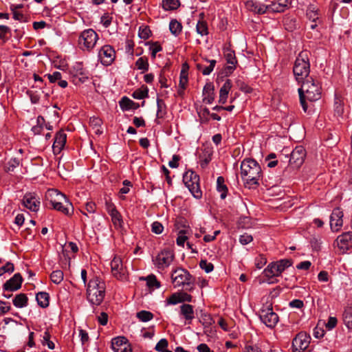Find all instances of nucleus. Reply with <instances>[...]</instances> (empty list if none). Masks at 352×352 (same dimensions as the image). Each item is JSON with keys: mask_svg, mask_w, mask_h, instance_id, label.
<instances>
[{"mask_svg": "<svg viewBox=\"0 0 352 352\" xmlns=\"http://www.w3.org/2000/svg\"><path fill=\"white\" fill-rule=\"evenodd\" d=\"M224 56L227 61V63L232 65L234 66H235L236 64H237V60L234 51L231 50L229 48H226L224 49Z\"/></svg>", "mask_w": 352, "mask_h": 352, "instance_id": "f704fd0d", "label": "nucleus"}, {"mask_svg": "<svg viewBox=\"0 0 352 352\" xmlns=\"http://www.w3.org/2000/svg\"><path fill=\"white\" fill-rule=\"evenodd\" d=\"M253 240V237L248 234H244L240 236L239 242L242 245H247Z\"/></svg>", "mask_w": 352, "mask_h": 352, "instance_id": "e2e57ef3", "label": "nucleus"}, {"mask_svg": "<svg viewBox=\"0 0 352 352\" xmlns=\"http://www.w3.org/2000/svg\"><path fill=\"white\" fill-rule=\"evenodd\" d=\"M337 240L348 249L349 247L352 246V232L343 233L338 237Z\"/></svg>", "mask_w": 352, "mask_h": 352, "instance_id": "c85d7f7f", "label": "nucleus"}, {"mask_svg": "<svg viewBox=\"0 0 352 352\" xmlns=\"http://www.w3.org/2000/svg\"><path fill=\"white\" fill-rule=\"evenodd\" d=\"M200 20L197 22L196 30L197 32L201 36L207 35L208 34V25L206 21H204V14H199Z\"/></svg>", "mask_w": 352, "mask_h": 352, "instance_id": "cd10ccee", "label": "nucleus"}, {"mask_svg": "<svg viewBox=\"0 0 352 352\" xmlns=\"http://www.w3.org/2000/svg\"><path fill=\"white\" fill-rule=\"evenodd\" d=\"M150 50H151V56L153 58H155L156 54L162 51V47L157 42H155L153 43V45L150 47Z\"/></svg>", "mask_w": 352, "mask_h": 352, "instance_id": "680f3d73", "label": "nucleus"}, {"mask_svg": "<svg viewBox=\"0 0 352 352\" xmlns=\"http://www.w3.org/2000/svg\"><path fill=\"white\" fill-rule=\"evenodd\" d=\"M199 267L206 273H210L214 270V265L211 263H208L206 259H201L199 262Z\"/></svg>", "mask_w": 352, "mask_h": 352, "instance_id": "de8ad7c7", "label": "nucleus"}, {"mask_svg": "<svg viewBox=\"0 0 352 352\" xmlns=\"http://www.w3.org/2000/svg\"><path fill=\"white\" fill-rule=\"evenodd\" d=\"M240 168L241 177L246 184L258 185V180L262 176V170L255 160L250 158L243 160Z\"/></svg>", "mask_w": 352, "mask_h": 352, "instance_id": "f03ea898", "label": "nucleus"}, {"mask_svg": "<svg viewBox=\"0 0 352 352\" xmlns=\"http://www.w3.org/2000/svg\"><path fill=\"white\" fill-rule=\"evenodd\" d=\"M140 280H146V285L150 288H159L160 287V283L157 280L154 274H150L146 277H141Z\"/></svg>", "mask_w": 352, "mask_h": 352, "instance_id": "72a5a7b5", "label": "nucleus"}, {"mask_svg": "<svg viewBox=\"0 0 352 352\" xmlns=\"http://www.w3.org/2000/svg\"><path fill=\"white\" fill-rule=\"evenodd\" d=\"M109 215L111 217L112 222L116 227H117V226L122 227L123 221L122 219V216L118 211H116L115 213L113 212Z\"/></svg>", "mask_w": 352, "mask_h": 352, "instance_id": "c03bdc74", "label": "nucleus"}, {"mask_svg": "<svg viewBox=\"0 0 352 352\" xmlns=\"http://www.w3.org/2000/svg\"><path fill=\"white\" fill-rule=\"evenodd\" d=\"M151 31L148 26L140 27L139 28V36L144 40L149 38Z\"/></svg>", "mask_w": 352, "mask_h": 352, "instance_id": "09e8293b", "label": "nucleus"}, {"mask_svg": "<svg viewBox=\"0 0 352 352\" xmlns=\"http://www.w3.org/2000/svg\"><path fill=\"white\" fill-rule=\"evenodd\" d=\"M98 39V36L96 32L92 29L84 30L79 37V44L83 46L88 50L92 49Z\"/></svg>", "mask_w": 352, "mask_h": 352, "instance_id": "39448f33", "label": "nucleus"}, {"mask_svg": "<svg viewBox=\"0 0 352 352\" xmlns=\"http://www.w3.org/2000/svg\"><path fill=\"white\" fill-rule=\"evenodd\" d=\"M206 61L210 63V65L208 67H204V69L202 70V74L204 76H208L211 74V72L213 71L214 67L217 63L215 60L206 59Z\"/></svg>", "mask_w": 352, "mask_h": 352, "instance_id": "864d4df0", "label": "nucleus"}, {"mask_svg": "<svg viewBox=\"0 0 352 352\" xmlns=\"http://www.w3.org/2000/svg\"><path fill=\"white\" fill-rule=\"evenodd\" d=\"M136 316L142 322H148L153 319V314L148 311L142 310L138 312Z\"/></svg>", "mask_w": 352, "mask_h": 352, "instance_id": "4c0bfd02", "label": "nucleus"}, {"mask_svg": "<svg viewBox=\"0 0 352 352\" xmlns=\"http://www.w3.org/2000/svg\"><path fill=\"white\" fill-rule=\"evenodd\" d=\"M186 230H180L179 235L177 239V244L179 246H184L185 241L187 240V236H185Z\"/></svg>", "mask_w": 352, "mask_h": 352, "instance_id": "052dcab7", "label": "nucleus"}, {"mask_svg": "<svg viewBox=\"0 0 352 352\" xmlns=\"http://www.w3.org/2000/svg\"><path fill=\"white\" fill-rule=\"evenodd\" d=\"M169 30L175 36H177L182 32V25L176 19H172L169 23Z\"/></svg>", "mask_w": 352, "mask_h": 352, "instance_id": "473e14b6", "label": "nucleus"}, {"mask_svg": "<svg viewBox=\"0 0 352 352\" xmlns=\"http://www.w3.org/2000/svg\"><path fill=\"white\" fill-rule=\"evenodd\" d=\"M307 18L312 21L313 23H316V20L318 19V14L314 9L309 8L307 12Z\"/></svg>", "mask_w": 352, "mask_h": 352, "instance_id": "bf43d9fd", "label": "nucleus"}, {"mask_svg": "<svg viewBox=\"0 0 352 352\" xmlns=\"http://www.w3.org/2000/svg\"><path fill=\"white\" fill-rule=\"evenodd\" d=\"M67 140V135L62 131H58L55 136L54 142L53 144V152L54 154L59 153L63 148Z\"/></svg>", "mask_w": 352, "mask_h": 352, "instance_id": "6ab92c4d", "label": "nucleus"}, {"mask_svg": "<svg viewBox=\"0 0 352 352\" xmlns=\"http://www.w3.org/2000/svg\"><path fill=\"white\" fill-rule=\"evenodd\" d=\"M343 321L349 329H352V308L348 307L343 314Z\"/></svg>", "mask_w": 352, "mask_h": 352, "instance_id": "c9c22d12", "label": "nucleus"}, {"mask_svg": "<svg viewBox=\"0 0 352 352\" xmlns=\"http://www.w3.org/2000/svg\"><path fill=\"white\" fill-rule=\"evenodd\" d=\"M334 112L335 115H336L337 116H342L344 112V109L341 101L338 100H336L334 103Z\"/></svg>", "mask_w": 352, "mask_h": 352, "instance_id": "4d7b16f0", "label": "nucleus"}, {"mask_svg": "<svg viewBox=\"0 0 352 352\" xmlns=\"http://www.w3.org/2000/svg\"><path fill=\"white\" fill-rule=\"evenodd\" d=\"M310 72V64L307 53L300 52L296 58L293 72L298 82H302L305 78H308Z\"/></svg>", "mask_w": 352, "mask_h": 352, "instance_id": "7ed1b4c3", "label": "nucleus"}, {"mask_svg": "<svg viewBox=\"0 0 352 352\" xmlns=\"http://www.w3.org/2000/svg\"><path fill=\"white\" fill-rule=\"evenodd\" d=\"M337 319L335 317H329V319H328V322L326 323V327L329 329V330H331L332 329H333L336 324H337Z\"/></svg>", "mask_w": 352, "mask_h": 352, "instance_id": "774afa93", "label": "nucleus"}, {"mask_svg": "<svg viewBox=\"0 0 352 352\" xmlns=\"http://www.w3.org/2000/svg\"><path fill=\"white\" fill-rule=\"evenodd\" d=\"M280 274L287 267H290L293 262L291 259H281L276 262Z\"/></svg>", "mask_w": 352, "mask_h": 352, "instance_id": "37998d69", "label": "nucleus"}, {"mask_svg": "<svg viewBox=\"0 0 352 352\" xmlns=\"http://www.w3.org/2000/svg\"><path fill=\"white\" fill-rule=\"evenodd\" d=\"M343 212L340 208L333 210L330 216V226L333 231H338L342 226Z\"/></svg>", "mask_w": 352, "mask_h": 352, "instance_id": "2eb2a0df", "label": "nucleus"}, {"mask_svg": "<svg viewBox=\"0 0 352 352\" xmlns=\"http://www.w3.org/2000/svg\"><path fill=\"white\" fill-rule=\"evenodd\" d=\"M289 0H278V3H274L272 6V9L274 12H283L285 8L287 6Z\"/></svg>", "mask_w": 352, "mask_h": 352, "instance_id": "58836bf2", "label": "nucleus"}, {"mask_svg": "<svg viewBox=\"0 0 352 352\" xmlns=\"http://www.w3.org/2000/svg\"><path fill=\"white\" fill-rule=\"evenodd\" d=\"M300 102L305 112L307 111V105L305 101L307 98L309 101H316L321 97L320 87L312 77L302 81V85L298 90Z\"/></svg>", "mask_w": 352, "mask_h": 352, "instance_id": "f257e3e1", "label": "nucleus"}, {"mask_svg": "<svg viewBox=\"0 0 352 352\" xmlns=\"http://www.w3.org/2000/svg\"><path fill=\"white\" fill-rule=\"evenodd\" d=\"M28 298L25 294H19L12 300L14 305L17 308H23L28 305Z\"/></svg>", "mask_w": 352, "mask_h": 352, "instance_id": "393cba45", "label": "nucleus"}, {"mask_svg": "<svg viewBox=\"0 0 352 352\" xmlns=\"http://www.w3.org/2000/svg\"><path fill=\"white\" fill-rule=\"evenodd\" d=\"M310 243L314 251H319L320 250L321 241L320 239L314 236L311 239Z\"/></svg>", "mask_w": 352, "mask_h": 352, "instance_id": "13d9d810", "label": "nucleus"}, {"mask_svg": "<svg viewBox=\"0 0 352 352\" xmlns=\"http://www.w3.org/2000/svg\"><path fill=\"white\" fill-rule=\"evenodd\" d=\"M50 334L48 331L44 332V335L43 336V341L42 343L43 345L47 344L50 349H54L55 348L54 343L50 340Z\"/></svg>", "mask_w": 352, "mask_h": 352, "instance_id": "a18cd8bd", "label": "nucleus"}, {"mask_svg": "<svg viewBox=\"0 0 352 352\" xmlns=\"http://www.w3.org/2000/svg\"><path fill=\"white\" fill-rule=\"evenodd\" d=\"M98 57L104 65H109L115 58V51L110 45L103 46L98 52Z\"/></svg>", "mask_w": 352, "mask_h": 352, "instance_id": "9d476101", "label": "nucleus"}, {"mask_svg": "<svg viewBox=\"0 0 352 352\" xmlns=\"http://www.w3.org/2000/svg\"><path fill=\"white\" fill-rule=\"evenodd\" d=\"M157 117L162 118L164 117V116L165 114V111H163V109L166 108V104L162 99L157 98Z\"/></svg>", "mask_w": 352, "mask_h": 352, "instance_id": "3c124183", "label": "nucleus"}, {"mask_svg": "<svg viewBox=\"0 0 352 352\" xmlns=\"http://www.w3.org/2000/svg\"><path fill=\"white\" fill-rule=\"evenodd\" d=\"M23 283V278L20 273L15 274L3 285L4 292H14L19 289Z\"/></svg>", "mask_w": 352, "mask_h": 352, "instance_id": "9b49d317", "label": "nucleus"}, {"mask_svg": "<svg viewBox=\"0 0 352 352\" xmlns=\"http://www.w3.org/2000/svg\"><path fill=\"white\" fill-rule=\"evenodd\" d=\"M311 340L309 334L305 332L299 333L292 340V346L294 350L305 351L308 347Z\"/></svg>", "mask_w": 352, "mask_h": 352, "instance_id": "0eeeda50", "label": "nucleus"}, {"mask_svg": "<svg viewBox=\"0 0 352 352\" xmlns=\"http://www.w3.org/2000/svg\"><path fill=\"white\" fill-rule=\"evenodd\" d=\"M14 270V264L11 262H8L5 265L0 267V276H3L6 272L12 273Z\"/></svg>", "mask_w": 352, "mask_h": 352, "instance_id": "603ef678", "label": "nucleus"}, {"mask_svg": "<svg viewBox=\"0 0 352 352\" xmlns=\"http://www.w3.org/2000/svg\"><path fill=\"white\" fill-rule=\"evenodd\" d=\"M102 286H104V284L103 283H100L99 279L98 278H96L89 280V282L87 284V289H91V290H100Z\"/></svg>", "mask_w": 352, "mask_h": 352, "instance_id": "79ce46f5", "label": "nucleus"}, {"mask_svg": "<svg viewBox=\"0 0 352 352\" xmlns=\"http://www.w3.org/2000/svg\"><path fill=\"white\" fill-rule=\"evenodd\" d=\"M180 6L179 0H162V8L165 10H175Z\"/></svg>", "mask_w": 352, "mask_h": 352, "instance_id": "7c9ffc66", "label": "nucleus"}, {"mask_svg": "<svg viewBox=\"0 0 352 352\" xmlns=\"http://www.w3.org/2000/svg\"><path fill=\"white\" fill-rule=\"evenodd\" d=\"M289 305L292 308L301 309L304 306V302L301 300L294 299L289 302Z\"/></svg>", "mask_w": 352, "mask_h": 352, "instance_id": "69168bd1", "label": "nucleus"}, {"mask_svg": "<svg viewBox=\"0 0 352 352\" xmlns=\"http://www.w3.org/2000/svg\"><path fill=\"white\" fill-rule=\"evenodd\" d=\"M171 279L175 284V287L190 286L191 285H194L195 282L194 277L188 270L182 267L175 269L172 272Z\"/></svg>", "mask_w": 352, "mask_h": 352, "instance_id": "20e7f679", "label": "nucleus"}, {"mask_svg": "<svg viewBox=\"0 0 352 352\" xmlns=\"http://www.w3.org/2000/svg\"><path fill=\"white\" fill-rule=\"evenodd\" d=\"M50 82H54L61 79V74L59 72H55L52 74H46Z\"/></svg>", "mask_w": 352, "mask_h": 352, "instance_id": "0e129e2a", "label": "nucleus"}, {"mask_svg": "<svg viewBox=\"0 0 352 352\" xmlns=\"http://www.w3.org/2000/svg\"><path fill=\"white\" fill-rule=\"evenodd\" d=\"M259 318L262 322L271 329L274 328L276 325L279 318L278 315L273 311L272 307H268L266 309H262L260 312Z\"/></svg>", "mask_w": 352, "mask_h": 352, "instance_id": "423d86ee", "label": "nucleus"}, {"mask_svg": "<svg viewBox=\"0 0 352 352\" xmlns=\"http://www.w3.org/2000/svg\"><path fill=\"white\" fill-rule=\"evenodd\" d=\"M128 342V340L123 336L114 338L111 341V349L114 352H120V349Z\"/></svg>", "mask_w": 352, "mask_h": 352, "instance_id": "a878e982", "label": "nucleus"}, {"mask_svg": "<svg viewBox=\"0 0 352 352\" xmlns=\"http://www.w3.org/2000/svg\"><path fill=\"white\" fill-rule=\"evenodd\" d=\"M51 280L55 284H59L63 279V272L61 270L52 272L50 275Z\"/></svg>", "mask_w": 352, "mask_h": 352, "instance_id": "a19ab883", "label": "nucleus"}, {"mask_svg": "<svg viewBox=\"0 0 352 352\" xmlns=\"http://www.w3.org/2000/svg\"><path fill=\"white\" fill-rule=\"evenodd\" d=\"M180 160V157L177 155L173 156L172 160L168 162V166L172 168H176L179 166L178 162Z\"/></svg>", "mask_w": 352, "mask_h": 352, "instance_id": "338daca9", "label": "nucleus"}, {"mask_svg": "<svg viewBox=\"0 0 352 352\" xmlns=\"http://www.w3.org/2000/svg\"><path fill=\"white\" fill-rule=\"evenodd\" d=\"M132 96L135 99H143L148 97V89L146 85H142L140 89L133 91Z\"/></svg>", "mask_w": 352, "mask_h": 352, "instance_id": "2f4dec72", "label": "nucleus"}, {"mask_svg": "<svg viewBox=\"0 0 352 352\" xmlns=\"http://www.w3.org/2000/svg\"><path fill=\"white\" fill-rule=\"evenodd\" d=\"M49 298L50 296L48 293L44 292H38L36 296L38 305L43 308H45L49 306Z\"/></svg>", "mask_w": 352, "mask_h": 352, "instance_id": "c756f323", "label": "nucleus"}, {"mask_svg": "<svg viewBox=\"0 0 352 352\" xmlns=\"http://www.w3.org/2000/svg\"><path fill=\"white\" fill-rule=\"evenodd\" d=\"M232 87L231 80L228 79L223 85L221 87L219 91V102L221 104H225L227 101L228 95L229 91Z\"/></svg>", "mask_w": 352, "mask_h": 352, "instance_id": "4be33fe9", "label": "nucleus"}, {"mask_svg": "<svg viewBox=\"0 0 352 352\" xmlns=\"http://www.w3.org/2000/svg\"><path fill=\"white\" fill-rule=\"evenodd\" d=\"M164 226L159 221H155L151 224V231L157 234H160L163 232Z\"/></svg>", "mask_w": 352, "mask_h": 352, "instance_id": "6e6d98bb", "label": "nucleus"}, {"mask_svg": "<svg viewBox=\"0 0 352 352\" xmlns=\"http://www.w3.org/2000/svg\"><path fill=\"white\" fill-rule=\"evenodd\" d=\"M46 197L49 201V204H54L57 202L58 204L64 203L66 206H71L72 204L66 196L57 190L52 189L48 190Z\"/></svg>", "mask_w": 352, "mask_h": 352, "instance_id": "f8f14e48", "label": "nucleus"}, {"mask_svg": "<svg viewBox=\"0 0 352 352\" xmlns=\"http://www.w3.org/2000/svg\"><path fill=\"white\" fill-rule=\"evenodd\" d=\"M247 9L250 11L253 12L258 14H265L267 10L271 8L270 6H265L261 3L254 1L253 0H249L245 3Z\"/></svg>", "mask_w": 352, "mask_h": 352, "instance_id": "a211bd4d", "label": "nucleus"}, {"mask_svg": "<svg viewBox=\"0 0 352 352\" xmlns=\"http://www.w3.org/2000/svg\"><path fill=\"white\" fill-rule=\"evenodd\" d=\"M49 204V206H47V207L52 208L53 209L60 211L67 216L72 215L74 212V207L72 204H71V206H66L64 203L58 204L57 202Z\"/></svg>", "mask_w": 352, "mask_h": 352, "instance_id": "412c9836", "label": "nucleus"}, {"mask_svg": "<svg viewBox=\"0 0 352 352\" xmlns=\"http://www.w3.org/2000/svg\"><path fill=\"white\" fill-rule=\"evenodd\" d=\"M183 182L186 186L187 184H194L199 182V176L192 170L186 172L183 176Z\"/></svg>", "mask_w": 352, "mask_h": 352, "instance_id": "b1692460", "label": "nucleus"}, {"mask_svg": "<svg viewBox=\"0 0 352 352\" xmlns=\"http://www.w3.org/2000/svg\"><path fill=\"white\" fill-rule=\"evenodd\" d=\"M167 305H177L178 303L182 302L179 293L175 292L173 293L170 296L166 299Z\"/></svg>", "mask_w": 352, "mask_h": 352, "instance_id": "8fccbe9b", "label": "nucleus"}, {"mask_svg": "<svg viewBox=\"0 0 352 352\" xmlns=\"http://www.w3.org/2000/svg\"><path fill=\"white\" fill-rule=\"evenodd\" d=\"M305 156L306 151L304 147L298 146L290 154L289 163L298 168L303 164Z\"/></svg>", "mask_w": 352, "mask_h": 352, "instance_id": "6e6552de", "label": "nucleus"}, {"mask_svg": "<svg viewBox=\"0 0 352 352\" xmlns=\"http://www.w3.org/2000/svg\"><path fill=\"white\" fill-rule=\"evenodd\" d=\"M135 65L138 69H142L144 72H146L148 69L149 65L148 58L145 56L139 58L137 60Z\"/></svg>", "mask_w": 352, "mask_h": 352, "instance_id": "ea45409f", "label": "nucleus"}, {"mask_svg": "<svg viewBox=\"0 0 352 352\" xmlns=\"http://www.w3.org/2000/svg\"><path fill=\"white\" fill-rule=\"evenodd\" d=\"M263 274L265 277H267V280H263L262 282H267L269 284H273L274 283H277L278 280H270L271 278L278 276L281 274L280 272V270H278V266L277 265L276 262L271 263L268 265V266L264 270Z\"/></svg>", "mask_w": 352, "mask_h": 352, "instance_id": "4468645a", "label": "nucleus"}, {"mask_svg": "<svg viewBox=\"0 0 352 352\" xmlns=\"http://www.w3.org/2000/svg\"><path fill=\"white\" fill-rule=\"evenodd\" d=\"M194 197L197 199H199L201 197L202 192L199 187V182L194 184H187L186 186Z\"/></svg>", "mask_w": 352, "mask_h": 352, "instance_id": "e433bc0d", "label": "nucleus"}, {"mask_svg": "<svg viewBox=\"0 0 352 352\" xmlns=\"http://www.w3.org/2000/svg\"><path fill=\"white\" fill-rule=\"evenodd\" d=\"M21 160L17 157H14L10 159V160L7 163L6 165V170L7 171H14V168L17 167L20 164Z\"/></svg>", "mask_w": 352, "mask_h": 352, "instance_id": "49530a36", "label": "nucleus"}, {"mask_svg": "<svg viewBox=\"0 0 352 352\" xmlns=\"http://www.w3.org/2000/svg\"><path fill=\"white\" fill-rule=\"evenodd\" d=\"M120 108L123 111H127L129 109H136L139 107V104L130 100L129 98L124 96L119 102Z\"/></svg>", "mask_w": 352, "mask_h": 352, "instance_id": "5701e85b", "label": "nucleus"}, {"mask_svg": "<svg viewBox=\"0 0 352 352\" xmlns=\"http://www.w3.org/2000/svg\"><path fill=\"white\" fill-rule=\"evenodd\" d=\"M104 293V286H102L100 290H91V289H87V298L92 305H99L103 301Z\"/></svg>", "mask_w": 352, "mask_h": 352, "instance_id": "1a4fd4ad", "label": "nucleus"}, {"mask_svg": "<svg viewBox=\"0 0 352 352\" xmlns=\"http://www.w3.org/2000/svg\"><path fill=\"white\" fill-rule=\"evenodd\" d=\"M111 267L114 277L119 280H122L124 278L123 265L120 258L114 257L111 262Z\"/></svg>", "mask_w": 352, "mask_h": 352, "instance_id": "dca6fc26", "label": "nucleus"}, {"mask_svg": "<svg viewBox=\"0 0 352 352\" xmlns=\"http://www.w3.org/2000/svg\"><path fill=\"white\" fill-rule=\"evenodd\" d=\"M168 342L166 339H161L155 345V349L157 351L162 352L166 350V348L168 346Z\"/></svg>", "mask_w": 352, "mask_h": 352, "instance_id": "5fc2aeb1", "label": "nucleus"}, {"mask_svg": "<svg viewBox=\"0 0 352 352\" xmlns=\"http://www.w3.org/2000/svg\"><path fill=\"white\" fill-rule=\"evenodd\" d=\"M180 314L182 315L187 322L190 324L195 318L193 306L189 304H183L180 306Z\"/></svg>", "mask_w": 352, "mask_h": 352, "instance_id": "aec40b11", "label": "nucleus"}, {"mask_svg": "<svg viewBox=\"0 0 352 352\" xmlns=\"http://www.w3.org/2000/svg\"><path fill=\"white\" fill-rule=\"evenodd\" d=\"M217 190L221 192L220 197L221 199H224L227 196L228 187L225 184V179L223 177L219 176L217 179Z\"/></svg>", "mask_w": 352, "mask_h": 352, "instance_id": "bb28decb", "label": "nucleus"}, {"mask_svg": "<svg viewBox=\"0 0 352 352\" xmlns=\"http://www.w3.org/2000/svg\"><path fill=\"white\" fill-rule=\"evenodd\" d=\"M22 203L25 208L32 211L36 212L39 209L40 201L31 193H27L24 195Z\"/></svg>", "mask_w": 352, "mask_h": 352, "instance_id": "f3484780", "label": "nucleus"}, {"mask_svg": "<svg viewBox=\"0 0 352 352\" xmlns=\"http://www.w3.org/2000/svg\"><path fill=\"white\" fill-rule=\"evenodd\" d=\"M174 258L173 252L169 249L163 250L156 257L157 265L159 268L168 266Z\"/></svg>", "mask_w": 352, "mask_h": 352, "instance_id": "ddd939ff", "label": "nucleus"}]
</instances>
